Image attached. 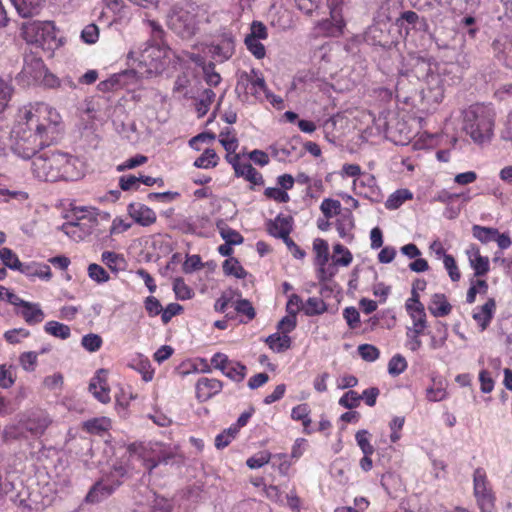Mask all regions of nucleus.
I'll return each instance as SVG.
<instances>
[{"instance_id": "nucleus-1", "label": "nucleus", "mask_w": 512, "mask_h": 512, "mask_svg": "<svg viewBox=\"0 0 512 512\" xmlns=\"http://www.w3.org/2000/svg\"><path fill=\"white\" fill-rule=\"evenodd\" d=\"M32 173L41 181L77 180L82 177L81 161L69 154L46 151L32 160Z\"/></svg>"}, {"instance_id": "nucleus-2", "label": "nucleus", "mask_w": 512, "mask_h": 512, "mask_svg": "<svg viewBox=\"0 0 512 512\" xmlns=\"http://www.w3.org/2000/svg\"><path fill=\"white\" fill-rule=\"evenodd\" d=\"M463 130L476 144L491 141L494 135L496 113L491 105L476 103L462 112Z\"/></svg>"}, {"instance_id": "nucleus-3", "label": "nucleus", "mask_w": 512, "mask_h": 512, "mask_svg": "<svg viewBox=\"0 0 512 512\" xmlns=\"http://www.w3.org/2000/svg\"><path fill=\"white\" fill-rule=\"evenodd\" d=\"M19 114L27 127L34 128L41 137L50 143L56 139L61 116L54 108L44 103L29 104L22 107Z\"/></svg>"}, {"instance_id": "nucleus-4", "label": "nucleus", "mask_w": 512, "mask_h": 512, "mask_svg": "<svg viewBox=\"0 0 512 512\" xmlns=\"http://www.w3.org/2000/svg\"><path fill=\"white\" fill-rule=\"evenodd\" d=\"M27 126L26 121L20 118L11 132V149L16 155L24 159L34 158L40 149L51 144L41 137L34 128H28Z\"/></svg>"}, {"instance_id": "nucleus-5", "label": "nucleus", "mask_w": 512, "mask_h": 512, "mask_svg": "<svg viewBox=\"0 0 512 512\" xmlns=\"http://www.w3.org/2000/svg\"><path fill=\"white\" fill-rule=\"evenodd\" d=\"M74 219L61 226V230L74 241L84 240L87 236L99 232L98 216L103 220H108L107 213L99 214L95 209L88 210L85 207L74 209Z\"/></svg>"}, {"instance_id": "nucleus-6", "label": "nucleus", "mask_w": 512, "mask_h": 512, "mask_svg": "<svg viewBox=\"0 0 512 512\" xmlns=\"http://www.w3.org/2000/svg\"><path fill=\"white\" fill-rule=\"evenodd\" d=\"M21 37L28 43L53 51L60 46L56 36V27L52 21L29 20L20 27Z\"/></svg>"}, {"instance_id": "nucleus-7", "label": "nucleus", "mask_w": 512, "mask_h": 512, "mask_svg": "<svg viewBox=\"0 0 512 512\" xmlns=\"http://www.w3.org/2000/svg\"><path fill=\"white\" fill-rule=\"evenodd\" d=\"M167 25L178 36L185 39L191 38L198 30L197 8L173 7L168 14Z\"/></svg>"}, {"instance_id": "nucleus-8", "label": "nucleus", "mask_w": 512, "mask_h": 512, "mask_svg": "<svg viewBox=\"0 0 512 512\" xmlns=\"http://www.w3.org/2000/svg\"><path fill=\"white\" fill-rule=\"evenodd\" d=\"M235 91L242 96L243 101H248L249 96L261 99L266 94L267 87L261 73L251 69L250 72L243 71L238 74Z\"/></svg>"}, {"instance_id": "nucleus-9", "label": "nucleus", "mask_w": 512, "mask_h": 512, "mask_svg": "<svg viewBox=\"0 0 512 512\" xmlns=\"http://www.w3.org/2000/svg\"><path fill=\"white\" fill-rule=\"evenodd\" d=\"M473 490L480 510L482 512H491L494 508L495 497L483 468L479 467L474 471Z\"/></svg>"}, {"instance_id": "nucleus-10", "label": "nucleus", "mask_w": 512, "mask_h": 512, "mask_svg": "<svg viewBox=\"0 0 512 512\" xmlns=\"http://www.w3.org/2000/svg\"><path fill=\"white\" fill-rule=\"evenodd\" d=\"M235 52V41L231 33H223L217 42L209 45V53L218 62L230 59Z\"/></svg>"}, {"instance_id": "nucleus-11", "label": "nucleus", "mask_w": 512, "mask_h": 512, "mask_svg": "<svg viewBox=\"0 0 512 512\" xmlns=\"http://www.w3.org/2000/svg\"><path fill=\"white\" fill-rule=\"evenodd\" d=\"M106 374L107 371L105 369H99L89 383V391L103 404L110 402V388L107 383Z\"/></svg>"}, {"instance_id": "nucleus-12", "label": "nucleus", "mask_w": 512, "mask_h": 512, "mask_svg": "<svg viewBox=\"0 0 512 512\" xmlns=\"http://www.w3.org/2000/svg\"><path fill=\"white\" fill-rule=\"evenodd\" d=\"M293 229V218L289 215H278L274 220L267 223V231L271 236L281 238L282 240L289 237Z\"/></svg>"}, {"instance_id": "nucleus-13", "label": "nucleus", "mask_w": 512, "mask_h": 512, "mask_svg": "<svg viewBox=\"0 0 512 512\" xmlns=\"http://www.w3.org/2000/svg\"><path fill=\"white\" fill-rule=\"evenodd\" d=\"M222 382L215 378L202 377L196 383V397L199 401L209 400L222 390Z\"/></svg>"}, {"instance_id": "nucleus-14", "label": "nucleus", "mask_w": 512, "mask_h": 512, "mask_svg": "<svg viewBox=\"0 0 512 512\" xmlns=\"http://www.w3.org/2000/svg\"><path fill=\"white\" fill-rule=\"evenodd\" d=\"M128 214L141 226H150L156 222L155 212L142 203H131L127 208Z\"/></svg>"}, {"instance_id": "nucleus-15", "label": "nucleus", "mask_w": 512, "mask_h": 512, "mask_svg": "<svg viewBox=\"0 0 512 512\" xmlns=\"http://www.w3.org/2000/svg\"><path fill=\"white\" fill-rule=\"evenodd\" d=\"M344 26L341 15L336 11H332L331 18L319 22L317 29L318 33L323 36L337 37L343 33Z\"/></svg>"}, {"instance_id": "nucleus-16", "label": "nucleus", "mask_w": 512, "mask_h": 512, "mask_svg": "<svg viewBox=\"0 0 512 512\" xmlns=\"http://www.w3.org/2000/svg\"><path fill=\"white\" fill-rule=\"evenodd\" d=\"M18 306L21 308V310H19L17 313L20 314L25 322L29 325L41 323L45 318L44 312L37 303H31L22 300Z\"/></svg>"}, {"instance_id": "nucleus-17", "label": "nucleus", "mask_w": 512, "mask_h": 512, "mask_svg": "<svg viewBox=\"0 0 512 512\" xmlns=\"http://www.w3.org/2000/svg\"><path fill=\"white\" fill-rule=\"evenodd\" d=\"M466 253L470 265L475 271V276H484L489 271L488 257L482 256L479 248L475 245H471Z\"/></svg>"}, {"instance_id": "nucleus-18", "label": "nucleus", "mask_w": 512, "mask_h": 512, "mask_svg": "<svg viewBox=\"0 0 512 512\" xmlns=\"http://www.w3.org/2000/svg\"><path fill=\"white\" fill-rule=\"evenodd\" d=\"M495 308V300L490 298L484 305L474 310L473 319L479 324L481 331H484L488 327L493 318Z\"/></svg>"}, {"instance_id": "nucleus-19", "label": "nucleus", "mask_w": 512, "mask_h": 512, "mask_svg": "<svg viewBox=\"0 0 512 512\" xmlns=\"http://www.w3.org/2000/svg\"><path fill=\"white\" fill-rule=\"evenodd\" d=\"M51 424V419L45 412L34 413L26 421L25 428L33 435H42L48 426Z\"/></svg>"}, {"instance_id": "nucleus-20", "label": "nucleus", "mask_w": 512, "mask_h": 512, "mask_svg": "<svg viewBox=\"0 0 512 512\" xmlns=\"http://www.w3.org/2000/svg\"><path fill=\"white\" fill-rule=\"evenodd\" d=\"M428 310L435 317H444L450 314L452 306L448 302L445 294L435 293L431 297Z\"/></svg>"}, {"instance_id": "nucleus-21", "label": "nucleus", "mask_w": 512, "mask_h": 512, "mask_svg": "<svg viewBox=\"0 0 512 512\" xmlns=\"http://www.w3.org/2000/svg\"><path fill=\"white\" fill-rule=\"evenodd\" d=\"M45 71V65L41 58L34 55H28L24 58L22 73L34 80L42 77Z\"/></svg>"}, {"instance_id": "nucleus-22", "label": "nucleus", "mask_w": 512, "mask_h": 512, "mask_svg": "<svg viewBox=\"0 0 512 512\" xmlns=\"http://www.w3.org/2000/svg\"><path fill=\"white\" fill-rule=\"evenodd\" d=\"M128 451L131 455H136L138 458L143 460L144 467L151 473L160 463L155 456H150L147 449L136 443H132L128 446Z\"/></svg>"}, {"instance_id": "nucleus-23", "label": "nucleus", "mask_w": 512, "mask_h": 512, "mask_svg": "<svg viewBox=\"0 0 512 512\" xmlns=\"http://www.w3.org/2000/svg\"><path fill=\"white\" fill-rule=\"evenodd\" d=\"M43 0H11L19 15L28 18L39 12Z\"/></svg>"}, {"instance_id": "nucleus-24", "label": "nucleus", "mask_w": 512, "mask_h": 512, "mask_svg": "<svg viewBox=\"0 0 512 512\" xmlns=\"http://www.w3.org/2000/svg\"><path fill=\"white\" fill-rule=\"evenodd\" d=\"M265 342L268 344L269 348L276 353L284 352L291 347L290 336L280 332L269 335Z\"/></svg>"}, {"instance_id": "nucleus-25", "label": "nucleus", "mask_w": 512, "mask_h": 512, "mask_svg": "<svg viewBox=\"0 0 512 512\" xmlns=\"http://www.w3.org/2000/svg\"><path fill=\"white\" fill-rule=\"evenodd\" d=\"M235 173L237 176L244 177L247 181L254 185H260L263 183V177L250 163L242 162L236 169Z\"/></svg>"}, {"instance_id": "nucleus-26", "label": "nucleus", "mask_w": 512, "mask_h": 512, "mask_svg": "<svg viewBox=\"0 0 512 512\" xmlns=\"http://www.w3.org/2000/svg\"><path fill=\"white\" fill-rule=\"evenodd\" d=\"M313 249L316 253L315 263L320 267V271L324 272V266L329 260L328 243L323 239H315Z\"/></svg>"}, {"instance_id": "nucleus-27", "label": "nucleus", "mask_w": 512, "mask_h": 512, "mask_svg": "<svg viewBox=\"0 0 512 512\" xmlns=\"http://www.w3.org/2000/svg\"><path fill=\"white\" fill-rule=\"evenodd\" d=\"M113 489L102 482H97L92 486L88 494L86 495V501L90 503H96L101 501L112 493Z\"/></svg>"}, {"instance_id": "nucleus-28", "label": "nucleus", "mask_w": 512, "mask_h": 512, "mask_svg": "<svg viewBox=\"0 0 512 512\" xmlns=\"http://www.w3.org/2000/svg\"><path fill=\"white\" fill-rule=\"evenodd\" d=\"M20 271L29 277H39L46 280H49L52 276L50 267L44 264L23 265Z\"/></svg>"}, {"instance_id": "nucleus-29", "label": "nucleus", "mask_w": 512, "mask_h": 512, "mask_svg": "<svg viewBox=\"0 0 512 512\" xmlns=\"http://www.w3.org/2000/svg\"><path fill=\"white\" fill-rule=\"evenodd\" d=\"M413 194L408 189H399L392 193L385 202V207L390 210L399 208L406 200L412 199Z\"/></svg>"}, {"instance_id": "nucleus-30", "label": "nucleus", "mask_w": 512, "mask_h": 512, "mask_svg": "<svg viewBox=\"0 0 512 512\" xmlns=\"http://www.w3.org/2000/svg\"><path fill=\"white\" fill-rule=\"evenodd\" d=\"M327 310L326 303L320 297H310L304 303L303 311L308 316L322 314Z\"/></svg>"}, {"instance_id": "nucleus-31", "label": "nucleus", "mask_w": 512, "mask_h": 512, "mask_svg": "<svg viewBox=\"0 0 512 512\" xmlns=\"http://www.w3.org/2000/svg\"><path fill=\"white\" fill-rule=\"evenodd\" d=\"M222 268L225 275L234 276L239 279L245 278L247 274L240 262L233 257L226 259Z\"/></svg>"}, {"instance_id": "nucleus-32", "label": "nucleus", "mask_w": 512, "mask_h": 512, "mask_svg": "<svg viewBox=\"0 0 512 512\" xmlns=\"http://www.w3.org/2000/svg\"><path fill=\"white\" fill-rule=\"evenodd\" d=\"M45 331L57 338L67 339L70 337L71 331L68 325L57 321H49L44 326Z\"/></svg>"}, {"instance_id": "nucleus-33", "label": "nucleus", "mask_w": 512, "mask_h": 512, "mask_svg": "<svg viewBox=\"0 0 512 512\" xmlns=\"http://www.w3.org/2000/svg\"><path fill=\"white\" fill-rule=\"evenodd\" d=\"M218 156L216 152L213 149L207 148L200 157H198L195 162L194 166L197 168H213L217 165Z\"/></svg>"}, {"instance_id": "nucleus-34", "label": "nucleus", "mask_w": 512, "mask_h": 512, "mask_svg": "<svg viewBox=\"0 0 512 512\" xmlns=\"http://www.w3.org/2000/svg\"><path fill=\"white\" fill-rule=\"evenodd\" d=\"M102 261L112 270H122L125 265L124 257L112 251H105L101 256Z\"/></svg>"}, {"instance_id": "nucleus-35", "label": "nucleus", "mask_w": 512, "mask_h": 512, "mask_svg": "<svg viewBox=\"0 0 512 512\" xmlns=\"http://www.w3.org/2000/svg\"><path fill=\"white\" fill-rule=\"evenodd\" d=\"M472 234L481 243L486 244L491 241H494L495 236H497V229L492 227L474 225L472 227Z\"/></svg>"}, {"instance_id": "nucleus-36", "label": "nucleus", "mask_w": 512, "mask_h": 512, "mask_svg": "<svg viewBox=\"0 0 512 512\" xmlns=\"http://www.w3.org/2000/svg\"><path fill=\"white\" fill-rule=\"evenodd\" d=\"M0 259L4 263L5 266L9 267L13 270L22 269L23 264L18 259L17 255L10 248H1L0 249Z\"/></svg>"}, {"instance_id": "nucleus-37", "label": "nucleus", "mask_w": 512, "mask_h": 512, "mask_svg": "<svg viewBox=\"0 0 512 512\" xmlns=\"http://www.w3.org/2000/svg\"><path fill=\"white\" fill-rule=\"evenodd\" d=\"M447 397V391L441 381L436 383L433 381V385L426 389V399L431 402H439Z\"/></svg>"}, {"instance_id": "nucleus-38", "label": "nucleus", "mask_w": 512, "mask_h": 512, "mask_svg": "<svg viewBox=\"0 0 512 512\" xmlns=\"http://www.w3.org/2000/svg\"><path fill=\"white\" fill-rule=\"evenodd\" d=\"M223 374L235 382H241L246 374V367L239 362L231 361Z\"/></svg>"}, {"instance_id": "nucleus-39", "label": "nucleus", "mask_w": 512, "mask_h": 512, "mask_svg": "<svg viewBox=\"0 0 512 512\" xmlns=\"http://www.w3.org/2000/svg\"><path fill=\"white\" fill-rule=\"evenodd\" d=\"M309 407L307 404H300L292 409L291 417L294 420L302 421L304 426V431L308 433L307 428L311 424V419L309 417Z\"/></svg>"}, {"instance_id": "nucleus-40", "label": "nucleus", "mask_w": 512, "mask_h": 512, "mask_svg": "<svg viewBox=\"0 0 512 512\" xmlns=\"http://www.w3.org/2000/svg\"><path fill=\"white\" fill-rule=\"evenodd\" d=\"M111 427V421L109 418L101 417L89 420L85 423V428L90 433L99 434L107 431Z\"/></svg>"}, {"instance_id": "nucleus-41", "label": "nucleus", "mask_w": 512, "mask_h": 512, "mask_svg": "<svg viewBox=\"0 0 512 512\" xmlns=\"http://www.w3.org/2000/svg\"><path fill=\"white\" fill-rule=\"evenodd\" d=\"M237 434V427L230 426L215 437V447L217 449H224L235 439Z\"/></svg>"}, {"instance_id": "nucleus-42", "label": "nucleus", "mask_w": 512, "mask_h": 512, "mask_svg": "<svg viewBox=\"0 0 512 512\" xmlns=\"http://www.w3.org/2000/svg\"><path fill=\"white\" fill-rule=\"evenodd\" d=\"M215 93L211 89H205L201 94L198 102L196 103V108L199 113V116H204L208 110L212 102L214 101Z\"/></svg>"}, {"instance_id": "nucleus-43", "label": "nucleus", "mask_w": 512, "mask_h": 512, "mask_svg": "<svg viewBox=\"0 0 512 512\" xmlns=\"http://www.w3.org/2000/svg\"><path fill=\"white\" fill-rule=\"evenodd\" d=\"M407 368V361L406 359L400 355L396 354L394 355L388 363V372L392 376H398L401 373H403Z\"/></svg>"}, {"instance_id": "nucleus-44", "label": "nucleus", "mask_w": 512, "mask_h": 512, "mask_svg": "<svg viewBox=\"0 0 512 512\" xmlns=\"http://www.w3.org/2000/svg\"><path fill=\"white\" fill-rule=\"evenodd\" d=\"M222 239L229 244L238 245L243 242L242 235L236 230L224 225L218 226Z\"/></svg>"}, {"instance_id": "nucleus-45", "label": "nucleus", "mask_w": 512, "mask_h": 512, "mask_svg": "<svg viewBox=\"0 0 512 512\" xmlns=\"http://www.w3.org/2000/svg\"><path fill=\"white\" fill-rule=\"evenodd\" d=\"M13 92V86L8 82L0 79V114L7 108Z\"/></svg>"}, {"instance_id": "nucleus-46", "label": "nucleus", "mask_w": 512, "mask_h": 512, "mask_svg": "<svg viewBox=\"0 0 512 512\" xmlns=\"http://www.w3.org/2000/svg\"><path fill=\"white\" fill-rule=\"evenodd\" d=\"M320 209L324 216L329 219L333 215H337L340 213L341 204L338 200H334L331 198H326L322 201Z\"/></svg>"}, {"instance_id": "nucleus-47", "label": "nucleus", "mask_w": 512, "mask_h": 512, "mask_svg": "<svg viewBox=\"0 0 512 512\" xmlns=\"http://www.w3.org/2000/svg\"><path fill=\"white\" fill-rule=\"evenodd\" d=\"M368 436L369 432L367 430H359L355 435L356 442L364 455L374 453V447L371 445Z\"/></svg>"}, {"instance_id": "nucleus-48", "label": "nucleus", "mask_w": 512, "mask_h": 512, "mask_svg": "<svg viewBox=\"0 0 512 512\" xmlns=\"http://www.w3.org/2000/svg\"><path fill=\"white\" fill-rule=\"evenodd\" d=\"M333 250H334V254H342L341 257H336V256L333 257L334 264L341 265V266H348L352 262L353 257H352L351 252L343 245L336 244L333 247Z\"/></svg>"}, {"instance_id": "nucleus-49", "label": "nucleus", "mask_w": 512, "mask_h": 512, "mask_svg": "<svg viewBox=\"0 0 512 512\" xmlns=\"http://www.w3.org/2000/svg\"><path fill=\"white\" fill-rule=\"evenodd\" d=\"M358 353L361 358L368 362L376 361L380 356L379 349L371 344H361L358 346Z\"/></svg>"}, {"instance_id": "nucleus-50", "label": "nucleus", "mask_w": 512, "mask_h": 512, "mask_svg": "<svg viewBox=\"0 0 512 512\" xmlns=\"http://www.w3.org/2000/svg\"><path fill=\"white\" fill-rule=\"evenodd\" d=\"M173 290L176 298L180 300L190 299L193 295V291L186 285L182 278H176L173 282Z\"/></svg>"}, {"instance_id": "nucleus-51", "label": "nucleus", "mask_w": 512, "mask_h": 512, "mask_svg": "<svg viewBox=\"0 0 512 512\" xmlns=\"http://www.w3.org/2000/svg\"><path fill=\"white\" fill-rule=\"evenodd\" d=\"M244 43L249 52L257 59H263L266 55V49L260 40L245 38Z\"/></svg>"}, {"instance_id": "nucleus-52", "label": "nucleus", "mask_w": 512, "mask_h": 512, "mask_svg": "<svg viewBox=\"0 0 512 512\" xmlns=\"http://www.w3.org/2000/svg\"><path fill=\"white\" fill-rule=\"evenodd\" d=\"M271 459V453L268 451H260L248 458L246 464L251 469H257L267 464Z\"/></svg>"}, {"instance_id": "nucleus-53", "label": "nucleus", "mask_w": 512, "mask_h": 512, "mask_svg": "<svg viewBox=\"0 0 512 512\" xmlns=\"http://www.w3.org/2000/svg\"><path fill=\"white\" fill-rule=\"evenodd\" d=\"M82 346L89 352H96L101 348L102 338L97 334H87L82 337Z\"/></svg>"}, {"instance_id": "nucleus-54", "label": "nucleus", "mask_w": 512, "mask_h": 512, "mask_svg": "<svg viewBox=\"0 0 512 512\" xmlns=\"http://www.w3.org/2000/svg\"><path fill=\"white\" fill-rule=\"evenodd\" d=\"M88 275L97 283H104L109 280V274L106 272V270L102 266L95 263H92L88 266Z\"/></svg>"}, {"instance_id": "nucleus-55", "label": "nucleus", "mask_w": 512, "mask_h": 512, "mask_svg": "<svg viewBox=\"0 0 512 512\" xmlns=\"http://www.w3.org/2000/svg\"><path fill=\"white\" fill-rule=\"evenodd\" d=\"M413 319V328L410 329L411 333L422 334L427 327L425 311L422 312H409Z\"/></svg>"}, {"instance_id": "nucleus-56", "label": "nucleus", "mask_w": 512, "mask_h": 512, "mask_svg": "<svg viewBox=\"0 0 512 512\" xmlns=\"http://www.w3.org/2000/svg\"><path fill=\"white\" fill-rule=\"evenodd\" d=\"M30 332L24 328H17L8 330L4 333V338L9 344H18L22 341V339H25L29 337Z\"/></svg>"}, {"instance_id": "nucleus-57", "label": "nucleus", "mask_w": 512, "mask_h": 512, "mask_svg": "<svg viewBox=\"0 0 512 512\" xmlns=\"http://www.w3.org/2000/svg\"><path fill=\"white\" fill-rule=\"evenodd\" d=\"M268 37L266 26L260 21H253L250 26V33L245 38L264 40Z\"/></svg>"}, {"instance_id": "nucleus-58", "label": "nucleus", "mask_w": 512, "mask_h": 512, "mask_svg": "<svg viewBox=\"0 0 512 512\" xmlns=\"http://www.w3.org/2000/svg\"><path fill=\"white\" fill-rule=\"evenodd\" d=\"M235 310L237 313L245 315L248 320H252L256 316V312L251 302L247 299L237 300L235 303Z\"/></svg>"}, {"instance_id": "nucleus-59", "label": "nucleus", "mask_w": 512, "mask_h": 512, "mask_svg": "<svg viewBox=\"0 0 512 512\" xmlns=\"http://www.w3.org/2000/svg\"><path fill=\"white\" fill-rule=\"evenodd\" d=\"M297 325V318L296 316L289 314L283 317L277 325V329L280 333L284 335H288L290 332H292Z\"/></svg>"}, {"instance_id": "nucleus-60", "label": "nucleus", "mask_w": 512, "mask_h": 512, "mask_svg": "<svg viewBox=\"0 0 512 512\" xmlns=\"http://www.w3.org/2000/svg\"><path fill=\"white\" fill-rule=\"evenodd\" d=\"M82 40L87 44H94L99 38L98 26L94 23L88 24L81 32Z\"/></svg>"}, {"instance_id": "nucleus-61", "label": "nucleus", "mask_w": 512, "mask_h": 512, "mask_svg": "<svg viewBox=\"0 0 512 512\" xmlns=\"http://www.w3.org/2000/svg\"><path fill=\"white\" fill-rule=\"evenodd\" d=\"M219 141L228 153H234L238 147V141L229 131L219 134Z\"/></svg>"}, {"instance_id": "nucleus-62", "label": "nucleus", "mask_w": 512, "mask_h": 512, "mask_svg": "<svg viewBox=\"0 0 512 512\" xmlns=\"http://www.w3.org/2000/svg\"><path fill=\"white\" fill-rule=\"evenodd\" d=\"M443 264L449 274L450 279L454 282L459 281L461 274L456 265L454 257L452 255H445Z\"/></svg>"}, {"instance_id": "nucleus-63", "label": "nucleus", "mask_w": 512, "mask_h": 512, "mask_svg": "<svg viewBox=\"0 0 512 512\" xmlns=\"http://www.w3.org/2000/svg\"><path fill=\"white\" fill-rule=\"evenodd\" d=\"M360 400L361 396L357 392L350 390L340 398L339 404L347 409H352L359 405Z\"/></svg>"}, {"instance_id": "nucleus-64", "label": "nucleus", "mask_w": 512, "mask_h": 512, "mask_svg": "<svg viewBox=\"0 0 512 512\" xmlns=\"http://www.w3.org/2000/svg\"><path fill=\"white\" fill-rule=\"evenodd\" d=\"M19 362L25 371H34L37 363V353L35 352H24L19 357Z\"/></svg>"}]
</instances>
